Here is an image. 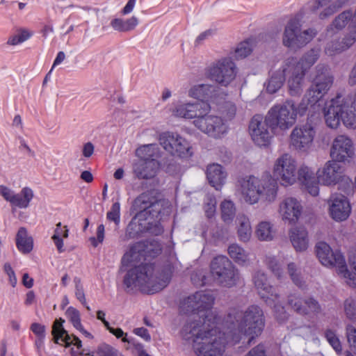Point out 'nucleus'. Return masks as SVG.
I'll return each mask as SVG.
<instances>
[{
  "label": "nucleus",
  "instance_id": "obj_1",
  "mask_svg": "<svg viewBox=\"0 0 356 356\" xmlns=\"http://www.w3.org/2000/svg\"><path fill=\"white\" fill-rule=\"evenodd\" d=\"M215 298L210 291H198L181 303V309L191 313L192 321L183 327L184 337L191 339L198 356H222L226 340L216 329L217 316L211 311Z\"/></svg>",
  "mask_w": 356,
  "mask_h": 356
},
{
  "label": "nucleus",
  "instance_id": "obj_2",
  "mask_svg": "<svg viewBox=\"0 0 356 356\" xmlns=\"http://www.w3.org/2000/svg\"><path fill=\"white\" fill-rule=\"evenodd\" d=\"M296 115L297 111L292 100L272 107L266 115L264 122L261 115H254L249 124L252 139L258 146H267L271 136L266 127H270L272 131L277 129H288L294 124Z\"/></svg>",
  "mask_w": 356,
  "mask_h": 356
},
{
  "label": "nucleus",
  "instance_id": "obj_3",
  "mask_svg": "<svg viewBox=\"0 0 356 356\" xmlns=\"http://www.w3.org/2000/svg\"><path fill=\"white\" fill-rule=\"evenodd\" d=\"M154 266L145 264L135 266L124 275L123 283L127 289L138 287L145 293L153 294L163 289L170 282L172 276L170 265L163 267L159 275L153 276Z\"/></svg>",
  "mask_w": 356,
  "mask_h": 356
},
{
  "label": "nucleus",
  "instance_id": "obj_4",
  "mask_svg": "<svg viewBox=\"0 0 356 356\" xmlns=\"http://www.w3.org/2000/svg\"><path fill=\"white\" fill-rule=\"evenodd\" d=\"M155 191H148L140 195L134 202L138 220L147 221L149 232L158 236L163 232L160 220L171 212V204L165 199H158Z\"/></svg>",
  "mask_w": 356,
  "mask_h": 356
},
{
  "label": "nucleus",
  "instance_id": "obj_5",
  "mask_svg": "<svg viewBox=\"0 0 356 356\" xmlns=\"http://www.w3.org/2000/svg\"><path fill=\"white\" fill-rule=\"evenodd\" d=\"M225 323L231 332L238 330L245 335L251 336L248 342L250 344L254 340V336H258L263 330V312L255 305L250 306L245 312L234 309L228 313Z\"/></svg>",
  "mask_w": 356,
  "mask_h": 356
},
{
  "label": "nucleus",
  "instance_id": "obj_6",
  "mask_svg": "<svg viewBox=\"0 0 356 356\" xmlns=\"http://www.w3.org/2000/svg\"><path fill=\"white\" fill-rule=\"evenodd\" d=\"M241 187L245 200L252 204L259 199L267 203L273 202L278 188L276 179L268 172L264 173L261 179L253 176L244 179Z\"/></svg>",
  "mask_w": 356,
  "mask_h": 356
},
{
  "label": "nucleus",
  "instance_id": "obj_7",
  "mask_svg": "<svg viewBox=\"0 0 356 356\" xmlns=\"http://www.w3.org/2000/svg\"><path fill=\"white\" fill-rule=\"evenodd\" d=\"M211 273L215 280L223 286L233 287L240 280L239 270L225 256L215 257L211 263Z\"/></svg>",
  "mask_w": 356,
  "mask_h": 356
},
{
  "label": "nucleus",
  "instance_id": "obj_8",
  "mask_svg": "<svg viewBox=\"0 0 356 356\" xmlns=\"http://www.w3.org/2000/svg\"><path fill=\"white\" fill-rule=\"evenodd\" d=\"M316 34V32L312 29L302 31L300 19L294 17L286 25L282 42L285 47L296 51L309 42Z\"/></svg>",
  "mask_w": 356,
  "mask_h": 356
},
{
  "label": "nucleus",
  "instance_id": "obj_9",
  "mask_svg": "<svg viewBox=\"0 0 356 356\" xmlns=\"http://www.w3.org/2000/svg\"><path fill=\"white\" fill-rule=\"evenodd\" d=\"M209 76L219 84L227 86L236 77V67L230 58L218 60L209 70Z\"/></svg>",
  "mask_w": 356,
  "mask_h": 356
},
{
  "label": "nucleus",
  "instance_id": "obj_10",
  "mask_svg": "<svg viewBox=\"0 0 356 356\" xmlns=\"http://www.w3.org/2000/svg\"><path fill=\"white\" fill-rule=\"evenodd\" d=\"M315 134L313 124L307 122L293 129L290 136V144L296 150L305 152L311 147Z\"/></svg>",
  "mask_w": 356,
  "mask_h": 356
},
{
  "label": "nucleus",
  "instance_id": "obj_11",
  "mask_svg": "<svg viewBox=\"0 0 356 356\" xmlns=\"http://www.w3.org/2000/svg\"><path fill=\"white\" fill-rule=\"evenodd\" d=\"M333 83V76L329 68L324 64H318L316 67V75L312 84L307 90L318 101L327 94Z\"/></svg>",
  "mask_w": 356,
  "mask_h": 356
},
{
  "label": "nucleus",
  "instance_id": "obj_12",
  "mask_svg": "<svg viewBox=\"0 0 356 356\" xmlns=\"http://www.w3.org/2000/svg\"><path fill=\"white\" fill-rule=\"evenodd\" d=\"M296 161L289 154H284L276 160L273 175L277 179H281L282 185L293 184L296 181Z\"/></svg>",
  "mask_w": 356,
  "mask_h": 356
},
{
  "label": "nucleus",
  "instance_id": "obj_13",
  "mask_svg": "<svg viewBox=\"0 0 356 356\" xmlns=\"http://www.w3.org/2000/svg\"><path fill=\"white\" fill-rule=\"evenodd\" d=\"M354 156L353 144L350 138L344 135L337 136L330 148V156L339 163H349Z\"/></svg>",
  "mask_w": 356,
  "mask_h": 356
},
{
  "label": "nucleus",
  "instance_id": "obj_14",
  "mask_svg": "<svg viewBox=\"0 0 356 356\" xmlns=\"http://www.w3.org/2000/svg\"><path fill=\"white\" fill-rule=\"evenodd\" d=\"M316 254L319 261L325 266H335L337 273L341 270V266L344 264L345 259L339 252H333L330 246L323 241L318 242L315 246Z\"/></svg>",
  "mask_w": 356,
  "mask_h": 356
},
{
  "label": "nucleus",
  "instance_id": "obj_15",
  "mask_svg": "<svg viewBox=\"0 0 356 356\" xmlns=\"http://www.w3.org/2000/svg\"><path fill=\"white\" fill-rule=\"evenodd\" d=\"M344 170V167L340 163L332 159L325 164L322 170L317 171V179L319 183L324 185H335L341 180Z\"/></svg>",
  "mask_w": 356,
  "mask_h": 356
},
{
  "label": "nucleus",
  "instance_id": "obj_16",
  "mask_svg": "<svg viewBox=\"0 0 356 356\" xmlns=\"http://www.w3.org/2000/svg\"><path fill=\"white\" fill-rule=\"evenodd\" d=\"M330 216L336 221L346 220L351 211L348 199L341 193L332 194L328 200Z\"/></svg>",
  "mask_w": 356,
  "mask_h": 356
},
{
  "label": "nucleus",
  "instance_id": "obj_17",
  "mask_svg": "<svg viewBox=\"0 0 356 356\" xmlns=\"http://www.w3.org/2000/svg\"><path fill=\"white\" fill-rule=\"evenodd\" d=\"M195 125L203 132L214 138L220 137L225 132V127L221 118L207 115L194 120Z\"/></svg>",
  "mask_w": 356,
  "mask_h": 356
},
{
  "label": "nucleus",
  "instance_id": "obj_18",
  "mask_svg": "<svg viewBox=\"0 0 356 356\" xmlns=\"http://www.w3.org/2000/svg\"><path fill=\"white\" fill-rule=\"evenodd\" d=\"M280 213L283 220L295 223L301 215L302 206L296 198L287 197L280 204Z\"/></svg>",
  "mask_w": 356,
  "mask_h": 356
},
{
  "label": "nucleus",
  "instance_id": "obj_19",
  "mask_svg": "<svg viewBox=\"0 0 356 356\" xmlns=\"http://www.w3.org/2000/svg\"><path fill=\"white\" fill-rule=\"evenodd\" d=\"M159 165L156 159L140 160L134 164V172L138 179H151L156 175Z\"/></svg>",
  "mask_w": 356,
  "mask_h": 356
},
{
  "label": "nucleus",
  "instance_id": "obj_20",
  "mask_svg": "<svg viewBox=\"0 0 356 356\" xmlns=\"http://www.w3.org/2000/svg\"><path fill=\"white\" fill-rule=\"evenodd\" d=\"M298 178L310 195L312 196L318 195V180L308 167L303 166L298 170Z\"/></svg>",
  "mask_w": 356,
  "mask_h": 356
},
{
  "label": "nucleus",
  "instance_id": "obj_21",
  "mask_svg": "<svg viewBox=\"0 0 356 356\" xmlns=\"http://www.w3.org/2000/svg\"><path fill=\"white\" fill-rule=\"evenodd\" d=\"M305 68L302 65L294 67L292 76L288 81L289 91L291 96H299L302 92Z\"/></svg>",
  "mask_w": 356,
  "mask_h": 356
},
{
  "label": "nucleus",
  "instance_id": "obj_22",
  "mask_svg": "<svg viewBox=\"0 0 356 356\" xmlns=\"http://www.w3.org/2000/svg\"><path fill=\"white\" fill-rule=\"evenodd\" d=\"M151 251L152 249H150L147 245H145L144 242H138L134 244L133 246L131 247L129 251L124 254L122 259V266H127L129 263L136 260L139 255L142 254V252L147 253L150 252ZM152 256L154 257L155 255H157L161 252V249L160 246L157 245L155 249L152 250Z\"/></svg>",
  "mask_w": 356,
  "mask_h": 356
},
{
  "label": "nucleus",
  "instance_id": "obj_23",
  "mask_svg": "<svg viewBox=\"0 0 356 356\" xmlns=\"http://www.w3.org/2000/svg\"><path fill=\"white\" fill-rule=\"evenodd\" d=\"M207 177L209 184L216 190H219L225 182L226 173L220 165L212 164L207 168Z\"/></svg>",
  "mask_w": 356,
  "mask_h": 356
},
{
  "label": "nucleus",
  "instance_id": "obj_24",
  "mask_svg": "<svg viewBox=\"0 0 356 356\" xmlns=\"http://www.w3.org/2000/svg\"><path fill=\"white\" fill-rule=\"evenodd\" d=\"M290 240L296 251L302 252L307 249V232L303 227H293L290 230Z\"/></svg>",
  "mask_w": 356,
  "mask_h": 356
},
{
  "label": "nucleus",
  "instance_id": "obj_25",
  "mask_svg": "<svg viewBox=\"0 0 356 356\" xmlns=\"http://www.w3.org/2000/svg\"><path fill=\"white\" fill-rule=\"evenodd\" d=\"M16 246L18 250L23 254L31 252L33 248V238L29 235L27 229L22 227L16 235Z\"/></svg>",
  "mask_w": 356,
  "mask_h": 356
},
{
  "label": "nucleus",
  "instance_id": "obj_26",
  "mask_svg": "<svg viewBox=\"0 0 356 356\" xmlns=\"http://www.w3.org/2000/svg\"><path fill=\"white\" fill-rule=\"evenodd\" d=\"M142 221L143 220H138V218H136V215L134 216L127 227L124 241L137 238L144 232H149L147 229V222H140Z\"/></svg>",
  "mask_w": 356,
  "mask_h": 356
},
{
  "label": "nucleus",
  "instance_id": "obj_27",
  "mask_svg": "<svg viewBox=\"0 0 356 356\" xmlns=\"http://www.w3.org/2000/svg\"><path fill=\"white\" fill-rule=\"evenodd\" d=\"M34 193L29 187H24L19 193H15L11 204L19 209L27 208L33 200Z\"/></svg>",
  "mask_w": 356,
  "mask_h": 356
},
{
  "label": "nucleus",
  "instance_id": "obj_28",
  "mask_svg": "<svg viewBox=\"0 0 356 356\" xmlns=\"http://www.w3.org/2000/svg\"><path fill=\"white\" fill-rule=\"evenodd\" d=\"M238 225L237 234L240 241L247 242L252 235V228L249 219L243 216H238L236 218Z\"/></svg>",
  "mask_w": 356,
  "mask_h": 356
},
{
  "label": "nucleus",
  "instance_id": "obj_29",
  "mask_svg": "<svg viewBox=\"0 0 356 356\" xmlns=\"http://www.w3.org/2000/svg\"><path fill=\"white\" fill-rule=\"evenodd\" d=\"M65 320L60 318L56 319L52 327V335L56 343L67 347V332L63 327Z\"/></svg>",
  "mask_w": 356,
  "mask_h": 356
},
{
  "label": "nucleus",
  "instance_id": "obj_30",
  "mask_svg": "<svg viewBox=\"0 0 356 356\" xmlns=\"http://www.w3.org/2000/svg\"><path fill=\"white\" fill-rule=\"evenodd\" d=\"M285 79V69L273 72L266 86L267 92L270 94L276 92L283 86Z\"/></svg>",
  "mask_w": 356,
  "mask_h": 356
},
{
  "label": "nucleus",
  "instance_id": "obj_31",
  "mask_svg": "<svg viewBox=\"0 0 356 356\" xmlns=\"http://www.w3.org/2000/svg\"><path fill=\"white\" fill-rule=\"evenodd\" d=\"M352 271L348 269V267L344 261L343 266H341V270L339 272V275L345 279L346 284L352 288H356V257L350 264Z\"/></svg>",
  "mask_w": 356,
  "mask_h": 356
},
{
  "label": "nucleus",
  "instance_id": "obj_32",
  "mask_svg": "<svg viewBox=\"0 0 356 356\" xmlns=\"http://www.w3.org/2000/svg\"><path fill=\"white\" fill-rule=\"evenodd\" d=\"M352 271L348 269V267L344 261L343 266H341V270L339 272V275L345 279L346 284L352 288H356V257L350 264Z\"/></svg>",
  "mask_w": 356,
  "mask_h": 356
},
{
  "label": "nucleus",
  "instance_id": "obj_33",
  "mask_svg": "<svg viewBox=\"0 0 356 356\" xmlns=\"http://www.w3.org/2000/svg\"><path fill=\"white\" fill-rule=\"evenodd\" d=\"M255 234L259 240L269 241L274 238L275 231L269 222L263 221L258 224Z\"/></svg>",
  "mask_w": 356,
  "mask_h": 356
},
{
  "label": "nucleus",
  "instance_id": "obj_34",
  "mask_svg": "<svg viewBox=\"0 0 356 356\" xmlns=\"http://www.w3.org/2000/svg\"><path fill=\"white\" fill-rule=\"evenodd\" d=\"M136 155L141 158L140 160L156 159L160 157L159 147L154 144L143 145L136 149Z\"/></svg>",
  "mask_w": 356,
  "mask_h": 356
},
{
  "label": "nucleus",
  "instance_id": "obj_35",
  "mask_svg": "<svg viewBox=\"0 0 356 356\" xmlns=\"http://www.w3.org/2000/svg\"><path fill=\"white\" fill-rule=\"evenodd\" d=\"M178 137L180 136L173 133H163L159 136V143L166 151L172 154L175 153V147L178 143Z\"/></svg>",
  "mask_w": 356,
  "mask_h": 356
},
{
  "label": "nucleus",
  "instance_id": "obj_36",
  "mask_svg": "<svg viewBox=\"0 0 356 356\" xmlns=\"http://www.w3.org/2000/svg\"><path fill=\"white\" fill-rule=\"evenodd\" d=\"M350 47V46L348 44L345 38H337L332 40L327 44L325 51L330 55H332L339 54Z\"/></svg>",
  "mask_w": 356,
  "mask_h": 356
},
{
  "label": "nucleus",
  "instance_id": "obj_37",
  "mask_svg": "<svg viewBox=\"0 0 356 356\" xmlns=\"http://www.w3.org/2000/svg\"><path fill=\"white\" fill-rule=\"evenodd\" d=\"M254 46V40L248 39L240 42L235 49L234 57L236 59H242L248 56L252 51Z\"/></svg>",
  "mask_w": 356,
  "mask_h": 356
},
{
  "label": "nucleus",
  "instance_id": "obj_38",
  "mask_svg": "<svg viewBox=\"0 0 356 356\" xmlns=\"http://www.w3.org/2000/svg\"><path fill=\"white\" fill-rule=\"evenodd\" d=\"M64 238H67V226L62 227L61 223L59 222L56 225L54 234L52 236V240L59 252H63L65 250L63 248Z\"/></svg>",
  "mask_w": 356,
  "mask_h": 356
},
{
  "label": "nucleus",
  "instance_id": "obj_39",
  "mask_svg": "<svg viewBox=\"0 0 356 356\" xmlns=\"http://www.w3.org/2000/svg\"><path fill=\"white\" fill-rule=\"evenodd\" d=\"M191 147L188 141L182 138L178 137V143L175 147V153L172 155L177 156L181 158H189L193 155V152L191 150Z\"/></svg>",
  "mask_w": 356,
  "mask_h": 356
},
{
  "label": "nucleus",
  "instance_id": "obj_40",
  "mask_svg": "<svg viewBox=\"0 0 356 356\" xmlns=\"http://www.w3.org/2000/svg\"><path fill=\"white\" fill-rule=\"evenodd\" d=\"M33 34V32L30 30L25 29H19L16 33L8 38L7 44L12 46L18 45L29 40Z\"/></svg>",
  "mask_w": 356,
  "mask_h": 356
},
{
  "label": "nucleus",
  "instance_id": "obj_41",
  "mask_svg": "<svg viewBox=\"0 0 356 356\" xmlns=\"http://www.w3.org/2000/svg\"><path fill=\"white\" fill-rule=\"evenodd\" d=\"M221 216L223 221L230 223L235 216L236 209L232 202L225 200L221 203Z\"/></svg>",
  "mask_w": 356,
  "mask_h": 356
},
{
  "label": "nucleus",
  "instance_id": "obj_42",
  "mask_svg": "<svg viewBox=\"0 0 356 356\" xmlns=\"http://www.w3.org/2000/svg\"><path fill=\"white\" fill-rule=\"evenodd\" d=\"M86 355L88 356H122L116 349L106 343L99 346L95 351Z\"/></svg>",
  "mask_w": 356,
  "mask_h": 356
},
{
  "label": "nucleus",
  "instance_id": "obj_43",
  "mask_svg": "<svg viewBox=\"0 0 356 356\" xmlns=\"http://www.w3.org/2000/svg\"><path fill=\"white\" fill-rule=\"evenodd\" d=\"M193 104H182L177 106L173 111L175 115L187 119L195 118L196 113L193 110Z\"/></svg>",
  "mask_w": 356,
  "mask_h": 356
},
{
  "label": "nucleus",
  "instance_id": "obj_44",
  "mask_svg": "<svg viewBox=\"0 0 356 356\" xmlns=\"http://www.w3.org/2000/svg\"><path fill=\"white\" fill-rule=\"evenodd\" d=\"M137 23V19L133 17L127 21L115 19L112 22V25L115 29L120 31H127L134 29Z\"/></svg>",
  "mask_w": 356,
  "mask_h": 356
},
{
  "label": "nucleus",
  "instance_id": "obj_45",
  "mask_svg": "<svg viewBox=\"0 0 356 356\" xmlns=\"http://www.w3.org/2000/svg\"><path fill=\"white\" fill-rule=\"evenodd\" d=\"M228 253L231 258L236 262L244 263L247 260L245 250L236 244H232L228 248Z\"/></svg>",
  "mask_w": 356,
  "mask_h": 356
},
{
  "label": "nucleus",
  "instance_id": "obj_46",
  "mask_svg": "<svg viewBox=\"0 0 356 356\" xmlns=\"http://www.w3.org/2000/svg\"><path fill=\"white\" fill-rule=\"evenodd\" d=\"M318 57L319 50L312 49L305 54L301 61L299 62L297 65H302V66L305 68L306 71L307 68L309 67L311 65H312L316 62Z\"/></svg>",
  "mask_w": 356,
  "mask_h": 356
},
{
  "label": "nucleus",
  "instance_id": "obj_47",
  "mask_svg": "<svg viewBox=\"0 0 356 356\" xmlns=\"http://www.w3.org/2000/svg\"><path fill=\"white\" fill-rule=\"evenodd\" d=\"M353 13L351 10H345L335 17L332 22V26L338 30L343 29L352 18Z\"/></svg>",
  "mask_w": 356,
  "mask_h": 356
},
{
  "label": "nucleus",
  "instance_id": "obj_48",
  "mask_svg": "<svg viewBox=\"0 0 356 356\" xmlns=\"http://www.w3.org/2000/svg\"><path fill=\"white\" fill-rule=\"evenodd\" d=\"M253 282L258 289L265 291L268 293L271 290V287L267 282L266 276L264 273L260 271L257 272L253 277Z\"/></svg>",
  "mask_w": 356,
  "mask_h": 356
},
{
  "label": "nucleus",
  "instance_id": "obj_49",
  "mask_svg": "<svg viewBox=\"0 0 356 356\" xmlns=\"http://www.w3.org/2000/svg\"><path fill=\"white\" fill-rule=\"evenodd\" d=\"M344 312L348 318L356 321V300L350 297L344 301Z\"/></svg>",
  "mask_w": 356,
  "mask_h": 356
},
{
  "label": "nucleus",
  "instance_id": "obj_50",
  "mask_svg": "<svg viewBox=\"0 0 356 356\" xmlns=\"http://www.w3.org/2000/svg\"><path fill=\"white\" fill-rule=\"evenodd\" d=\"M210 88L211 86L209 85H199L191 88L189 91V94L191 97L202 101L204 98L209 95L208 90Z\"/></svg>",
  "mask_w": 356,
  "mask_h": 356
},
{
  "label": "nucleus",
  "instance_id": "obj_51",
  "mask_svg": "<svg viewBox=\"0 0 356 356\" xmlns=\"http://www.w3.org/2000/svg\"><path fill=\"white\" fill-rule=\"evenodd\" d=\"M318 102V100L314 96L313 97L310 92L307 90L306 94L304 95L301 102L299 104L298 108V112L300 115H303L309 105H314Z\"/></svg>",
  "mask_w": 356,
  "mask_h": 356
},
{
  "label": "nucleus",
  "instance_id": "obj_52",
  "mask_svg": "<svg viewBox=\"0 0 356 356\" xmlns=\"http://www.w3.org/2000/svg\"><path fill=\"white\" fill-rule=\"evenodd\" d=\"M193 110L195 111V113L196 115L195 118L196 119L207 116V114L211 108L209 104L203 100L193 103Z\"/></svg>",
  "mask_w": 356,
  "mask_h": 356
},
{
  "label": "nucleus",
  "instance_id": "obj_53",
  "mask_svg": "<svg viewBox=\"0 0 356 356\" xmlns=\"http://www.w3.org/2000/svg\"><path fill=\"white\" fill-rule=\"evenodd\" d=\"M288 304L295 312L300 314L305 315L308 314L307 309L302 306L301 300L294 295L288 297Z\"/></svg>",
  "mask_w": 356,
  "mask_h": 356
},
{
  "label": "nucleus",
  "instance_id": "obj_54",
  "mask_svg": "<svg viewBox=\"0 0 356 356\" xmlns=\"http://www.w3.org/2000/svg\"><path fill=\"white\" fill-rule=\"evenodd\" d=\"M346 336L351 351L356 355V328L348 325L346 328Z\"/></svg>",
  "mask_w": 356,
  "mask_h": 356
},
{
  "label": "nucleus",
  "instance_id": "obj_55",
  "mask_svg": "<svg viewBox=\"0 0 356 356\" xmlns=\"http://www.w3.org/2000/svg\"><path fill=\"white\" fill-rule=\"evenodd\" d=\"M120 205L119 202H115L106 214V218L111 221H113L116 225H118L120 222Z\"/></svg>",
  "mask_w": 356,
  "mask_h": 356
},
{
  "label": "nucleus",
  "instance_id": "obj_56",
  "mask_svg": "<svg viewBox=\"0 0 356 356\" xmlns=\"http://www.w3.org/2000/svg\"><path fill=\"white\" fill-rule=\"evenodd\" d=\"M287 270L294 284L300 286L302 285V280L298 272L296 264L293 262L289 263L287 266Z\"/></svg>",
  "mask_w": 356,
  "mask_h": 356
},
{
  "label": "nucleus",
  "instance_id": "obj_57",
  "mask_svg": "<svg viewBox=\"0 0 356 356\" xmlns=\"http://www.w3.org/2000/svg\"><path fill=\"white\" fill-rule=\"evenodd\" d=\"M325 337L330 343V345L336 350V352H341L342 347L341 343L339 339L336 337L335 334L332 330H328L325 332Z\"/></svg>",
  "mask_w": 356,
  "mask_h": 356
},
{
  "label": "nucleus",
  "instance_id": "obj_58",
  "mask_svg": "<svg viewBox=\"0 0 356 356\" xmlns=\"http://www.w3.org/2000/svg\"><path fill=\"white\" fill-rule=\"evenodd\" d=\"M236 108L232 103L226 102L222 107V114L226 120H232L236 115Z\"/></svg>",
  "mask_w": 356,
  "mask_h": 356
},
{
  "label": "nucleus",
  "instance_id": "obj_59",
  "mask_svg": "<svg viewBox=\"0 0 356 356\" xmlns=\"http://www.w3.org/2000/svg\"><path fill=\"white\" fill-rule=\"evenodd\" d=\"M68 312H70V321L73 324L74 327H76L77 330H83V327L81 324L79 312L72 307L68 308Z\"/></svg>",
  "mask_w": 356,
  "mask_h": 356
},
{
  "label": "nucleus",
  "instance_id": "obj_60",
  "mask_svg": "<svg viewBox=\"0 0 356 356\" xmlns=\"http://www.w3.org/2000/svg\"><path fill=\"white\" fill-rule=\"evenodd\" d=\"M206 279L207 277L202 271L193 272L191 276L192 282L196 286H204Z\"/></svg>",
  "mask_w": 356,
  "mask_h": 356
},
{
  "label": "nucleus",
  "instance_id": "obj_61",
  "mask_svg": "<svg viewBox=\"0 0 356 356\" xmlns=\"http://www.w3.org/2000/svg\"><path fill=\"white\" fill-rule=\"evenodd\" d=\"M30 329L36 337H46V327L44 325L33 323L31 324Z\"/></svg>",
  "mask_w": 356,
  "mask_h": 356
},
{
  "label": "nucleus",
  "instance_id": "obj_62",
  "mask_svg": "<svg viewBox=\"0 0 356 356\" xmlns=\"http://www.w3.org/2000/svg\"><path fill=\"white\" fill-rule=\"evenodd\" d=\"M15 194V193L10 188L4 185H0V195L10 204L12 203Z\"/></svg>",
  "mask_w": 356,
  "mask_h": 356
},
{
  "label": "nucleus",
  "instance_id": "obj_63",
  "mask_svg": "<svg viewBox=\"0 0 356 356\" xmlns=\"http://www.w3.org/2000/svg\"><path fill=\"white\" fill-rule=\"evenodd\" d=\"M165 165V170L170 175H175L180 172L181 167L174 159H171L168 163H164Z\"/></svg>",
  "mask_w": 356,
  "mask_h": 356
},
{
  "label": "nucleus",
  "instance_id": "obj_64",
  "mask_svg": "<svg viewBox=\"0 0 356 356\" xmlns=\"http://www.w3.org/2000/svg\"><path fill=\"white\" fill-rule=\"evenodd\" d=\"M245 356H266V349L261 344H259L251 349Z\"/></svg>",
  "mask_w": 356,
  "mask_h": 356
}]
</instances>
